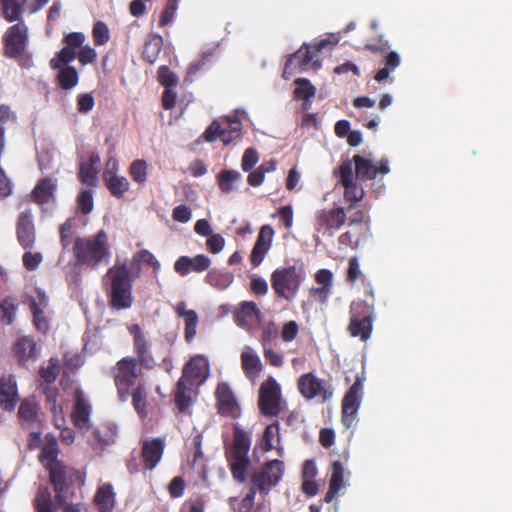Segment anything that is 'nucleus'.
<instances>
[{"label":"nucleus","mask_w":512,"mask_h":512,"mask_svg":"<svg viewBox=\"0 0 512 512\" xmlns=\"http://www.w3.org/2000/svg\"><path fill=\"white\" fill-rule=\"evenodd\" d=\"M139 263H145L154 270L160 269V262L147 249L135 253L132 258L130 269L126 262H118L107 270L103 278V284L107 286L106 294L110 308L115 310H126L132 307L133 281L140 274Z\"/></svg>","instance_id":"obj_1"},{"label":"nucleus","mask_w":512,"mask_h":512,"mask_svg":"<svg viewBox=\"0 0 512 512\" xmlns=\"http://www.w3.org/2000/svg\"><path fill=\"white\" fill-rule=\"evenodd\" d=\"M73 253L77 264L97 269L100 264L110 260L108 236L104 230L88 237H77L74 241Z\"/></svg>","instance_id":"obj_2"},{"label":"nucleus","mask_w":512,"mask_h":512,"mask_svg":"<svg viewBox=\"0 0 512 512\" xmlns=\"http://www.w3.org/2000/svg\"><path fill=\"white\" fill-rule=\"evenodd\" d=\"M339 39L330 35L312 44L304 43L296 52L291 54L285 63L283 77L289 79L297 72L306 71L309 68H319V53L327 46H335Z\"/></svg>","instance_id":"obj_3"},{"label":"nucleus","mask_w":512,"mask_h":512,"mask_svg":"<svg viewBox=\"0 0 512 512\" xmlns=\"http://www.w3.org/2000/svg\"><path fill=\"white\" fill-rule=\"evenodd\" d=\"M233 430V442L225 447V456L233 479L238 483H244L250 466L248 453L251 438L237 425L234 426Z\"/></svg>","instance_id":"obj_4"},{"label":"nucleus","mask_w":512,"mask_h":512,"mask_svg":"<svg viewBox=\"0 0 512 512\" xmlns=\"http://www.w3.org/2000/svg\"><path fill=\"white\" fill-rule=\"evenodd\" d=\"M303 263L276 268L270 277L271 287L277 298L293 301L305 280Z\"/></svg>","instance_id":"obj_5"},{"label":"nucleus","mask_w":512,"mask_h":512,"mask_svg":"<svg viewBox=\"0 0 512 512\" xmlns=\"http://www.w3.org/2000/svg\"><path fill=\"white\" fill-rule=\"evenodd\" d=\"M49 482L55 492V503L63 506L74 496V484L82 486L85 483V473L65 463L56 464L47 470Z\"/></svg>","instance_id":"obj_6"},{"label":"nucleus","mask_w":512,"mask_h":512,"mask_svg":"<svg viewBox=\"0 0 512 512\" xmlns=\"http://www.w3.org/2000/svg\"><path fill=\"white\" fill-rule=\"evenodd\" d=\"M134 356H126L117 361L112 368L114 384L120 401L125 402L130 397V390L136 387L143 376L142 366L136 363Z\"/></svg>","instance_id":"obj_7"},{"label":"nucleus","mask_w":512,"mask_h":512,"mask_svg":"<svg viewBox=\"0 0 512 512\" xmlns=\"http://www.w3.org/2000/svg\"><path fill=\"white\" fill-rule=\"evenodd\" d=\"M374 307L363 300L353 301L350 305V321L347 327L352 337L366 342L372 334Z\"/></svg>","instance_id":"obj_8"},{"label":"nucleus","mask_w":512,"mask_h":512,"mask_svg":"<svg viewBox=\"0 0 512 512\" xmlns=\"http://www.w3.org/2000/svg\"><path fill=\"white\" fill-rule=\"evenodd\" d=\"M283 474V461L278 459L268 461L258 469L253 470L249 491H254L255 494L259 492L261 495L266 496L280 482Z\"/></svg>","instance_id":"obj_9"},{"label":"nucleus","mask_w":512,"mask_h":512,"mask_svg":"<svg viewBox=\"0 0 512 512\" xmlns=\"http://www.w3.org/2000/svg\"><path fill=\"white\" fill-rule=\"evenodd\" d=\"M282 390L275 378L269 376L259 388L258 408L266 417H277L282 411Z\"/></svg>","instance_id":"obj_10"},{"label":"nucleus","mask_w":512,"mask_h":512,"mask_svg":"<svg viewBox=\"0 0 512 512\" xmlns=\"http://www.w3.org/2000/svg\"><path fill=\"white\" fill-rule=\"evenodd\" d=\"M297 388L305 399L312 400L319 398L322 403L329 401L334 393L330 382L318 378L312 372L305 373L298 378Z\"/></svg>","instance_id":"obj_11"},{"label":"nucleus","mask_w":512,"mask_h":512,"mask_svg":"<svg viewBox=\"0 0 512 512\" xmlns=\"http://www.w3.org/2000/svg\"><path fill=\"white\" fill-rule=\"evenodd\" d=\"M345 209L341 206L324 208L316 213L314 229L318 234L333 237L346 222Z\"/></svg>","instance_id":"obj_12"},{"label":"nucleus","mask_w":512,"mask_h":512,"mask_svg":"<svg viewBox=\"0 0 512 512\" xmlns=\"http://www.w3.org/2000/svg\"><path fill=\"white\" fill-rule=\"evenodd\" d=\"M363 397V379L357 375L355 382L345 393L341 404V421L346 428H350L357 419Z\"/></svg>","instance_id":"obj_13"},{"label":"nucleus","mask_w":512,"mask_h":512,"mask_svg":"<svg viewBox=\"0 0 512 512\" xmlns=\"http://www.w3.org/2000/svg\"><path fill=\"white\" fill-rule=\"evenodd\" d=\"M28 42V28L24 23L9 27L3 37L4 55L11 59L21 58Z\"/></svg>","instance_id":"obj_14"},{"label":"nucleus","mask_w":512,"mask_h":512,"mask_svg":"<svg viewBox=\"0 0 512 512\" xmlns=\"http://www.w3.org/2000/svg\"><path fill=\"white\" fill-rule=\"evenodd\" d=\"M334 173L338 175L339 181L344 187V198L349 202V208L354 207L357 202L363 199L365 191L354 178L352 162L343 161Z\"/></svg>","instance_id":"obj_15"},{"label":"nucleus","mask_w":512,"mask_h":512,"mask_svg":"<svg viewBox=\"0 0 512 512\" xmlns=\"http://www.w3.org/2000/svg\"><path fill=\"white\" fill-rule=\"evenodd\" d=\"M129 332L133 337V350L135 353L136 363L146 370H152L156 366V361L151 351V345L148 342L144 332L139 324H133L129 328Z\"/></svg>","instance_id":"obj_16"},{"label":"nucleus","mask_w":512,"mask_h":512,"mask_svg":"<svg viewBox=\"0 0 512 512\" xmlns=\"http://www.w3.org/2000/svg\"><path fill=\"white\" fill-rule=\"evenodd\" d=\"M118 169V160L115 157H109L103 172V182L110 194L120 199L129 190L130 183L126 177L117 175Z\"/></svg>","instance_id":"obj_17"},{"label":"nucleus","mask_w":512,"mask_h":512,"mask_svg":"<svg viewBox=\"0 0 512 512\" xmlns=\"http://www.w3.org/2000/svg\"><path fill=\"white\" fill-rule=\"evenodd\" d=\"M216 406L221 416L237 419L241 415L240 405L230 385L221 382L215 390Z\"/></svg>","instance_id":"obj_18"},{"label":"nucleus","mask_w":512,"mask_h":512,"mask_svg":"<svg viewBox=\"0 0 512 512\" xmlns=\"http://www.w3.org/2000/svg\"><path fill=\"white\" fill-rule=\"evenodd\" d=\"M355 166L356 179L361 181L373 180L378 174L386 175L390 172L388 159H381L375 165L370 159L361 155H354L350 160Z\"/></svg>","instance_id":"obj_19"},{"label":"nucleus","mask_w":512,"mask_h":512,"mask_svg":"<svg viewBox=\"0 0 512 512\" xmlns=\"http://www.w3.org/2000/svg\"><path fill=\"white\" fill-rule=\"evenodd\" d=\"M91 405L81 388L74 392V406L71 413V419L78 429L88 430L90 428Z\"/></svg>","instance_id":"obj_20"},{"label":"nucleus","mask_w":512,"mask_h":512,"mask_svg":"<svg viewBox=\"0 0 512 512\" xmlns=\"http://www.w3.org/2000/svg\"><path fill=\"white\" fill-rule=\"evenodd\" d=\"M16 234L19 244L25 250L31 249L36 240L35 225L32 219V211L30 208L19 214Z\"/></svg>","instance_id":"obj_21"},{"label":"nucleus","mask_w":512,"mask_h":512,"mask_svg":"<svg viewBox=\"0 0 512 512\" xmlns=\"http://www.w3.org/2000/svg\"><path fill=\"white\" fill-rule=\"evenodd\" d=\"M237 326L250 330L262 320V313L258 305L253 301H242L239 303L234 315Z\"/></svg>","instance_id":"obj_22"},{"label":"nucleus","mask_w":512,"mask_h":512,"mask_svg":"<svg viewBox=\"0 0 512 512\" xmlns=\"http://www.w3.org/2000/svg\"><path fill=\"white\" fill-rule=\"evenodd\" d=\"M165 449V440L154 438L143 440L141 447V460L146 470H153L162 459Z\"/></svg>","instance_id":"obj_23"},{"label":"nucleus","mask_w":512,"mask_h":512,"mask_svg":"<svg viewBox=\"0 0 512 512\" xmlns=\"http://www.w3.org/2000/svg\"><path fill=\"white\" fill-rule=\"evenodd\" d=\"M273 236L274 230L270 225H264L260 228L250 254V261L253 267H258L264 260L267 252L271 248Z\"/></svg>","instance_id":"obj_24"},{"label":"nucleus","mask_w":512,"mask_h":512,"mask_svg":"<svg viewBox=\"0 0 512 512\" xmlns=\"http://www.w3.org/2000/svg\"><path fill=\"white\" fill-rule=\"evenodd\" d=\"M211 260L204 254H198L195 257L181 256L174 263V270L181 276H186L191 272L201 273L209 269Z\"/></svg>","instance_id":"obj_25"},{"label":"nucleus","mask_w":512,"mask_h":512,"mask_svg":"<svg viewBox=\"0 0 512 512\" xmlns=\"http://www.w3.org/2000/svg\"><path fill=\"white\" fill-rule=\"evenodd\" d=\"M18 401V388L13 375L0 378V407L4 411L12 412Z\"/></svg>","instance_id":"obj_26"},{"label":"nucleus","mask_w":512,"mask_h":512,"mask_svg":"<svg viewBox=\"0 0 512 512\" xmlns=\"http://www.w3.org/2000/svg\"><path fill=\"white\" fill-rule=\"evenodd\" d=\"M208 373V364L206 360L201 357L191 358L183 367L182 376L179 380L185 383H191L194 386L195 382L199 379L203 381Z\"/></svg>","instance_id":"obj_27"},{"label":"nucleus","mask_w":512,"mask_h":512,"mask_svg":"<svg viewBox=\"0 0 512 512\" xmlns=\"http://www.w3.org/2000/svg\"><path fill=\"white\" fill-rule=\"evenodd\" d=\"M12 350L21 365L29 360H36L38 357L37 343L31 336L18 338L13 344Z\"/></svg>","instance_id":"obj_28"},{"label":"nucleus","mask_w":512,"mask_h":512,"mask_svg":"<svg viewBox=\"0 0 512 512\" xmlns=\"http://www.w3.org/2000/svg\"><path fill=\"white\" fill-rule=\"evenodd\" d=\"M59 453L60 449L57 439L55 436L47 434L45 437V443L38 456L39 462L46 470L51 467H55L56 464H62L64 462L58 459Z\"/></svg>","instance_id":"obj_29"},{"label":"nucleus","mask_w":512,"mask_h":512,"mask_svg":"<svg viewBox=\"0 0 512 512\" xmlns=\"http://www.w3.org/2000/svg\"><path fill=\"white\" fill-rule=\"evenodd\" d=\"M178 317L183 318L185 321V333L184 337L186 342L190 343L196 336V328L199 322L198 315L194 310H187L186 303L180 301L174 308Z\"/></svg>","instance_id":"obj_30"},{"label":"nucleus","mask_w":512,"mask_h":512,"mask_svg":"<svg viewBox=\"0 0 512 512\" xmlns=\"http://www.w3.org/2000/svg\"><path fill=\"white\" fill-rule=\"evenodd\" d=\"M241 367L245 376L252 382L263 370L260 357L250 348L241 353Z\"/></svg>","instance_id":"obj_31"},{"label":"nucleus","mask_w":512,"mask_h":512,"mask_svg":"<svg viewBox=\"0 0 512 512\" xmlns=\"http://www.w3.org/2000/svg\"><path fill=\"white\" fill-rule=\"evenodd\" d=\"M56 182L49 177L40 179L31 192V200L38 205L49 202L56 191Z\"/></svg>","instance_id":"obj_32"},{"label":"nucleus","mask_w":512,"mask_h":512,"mask_svg":"<svg viewBox=\"0 0 512 512\" xmlns=\"http://www.w3.org/2000/svg\"><path fill=\"white\" fill-rule=\"evenodd\" d=\"M39 406L34 398H24L17 416L22 427H31L38 421Z\"/></svg>","instance_id":"obj_33"},{"label":"nucleus","mask_w":512,"mask_h":512,"mask_svg":"<svg viewBox=\"0 0 512 512\" xmlns=\"http://www.w3.org/2000/svg\"><path fill=\"white\" fill-rule=\"evenodd\" d=\"M350 230L342 233L338 242L342 246L350 247L352 249H357L360 243L366 239L367 234L369 232V225H361V226H349Z\"/></svg>","instance_id":"obj_34"},{"label":"nucleus","mask_w":512,"mask_h":512,"mask_svg":"<svg viewBox=\"0 0 512 512\" xmlns=\"http://www.w3.org/2000/svg\"><path fill=\"white\" fill-rule=\"evenodd\" d=\"M162 47V36L156 33H150L144 42L142 51L143 59L150 64L155 63L159 57Z\"/></svg>","instance_id":"obj_35"},{"label":"nucleus","mask_w":512,"mask_h":512,"mask_svg":"<svg viewBox=\"0 0 512 512\" xmlns=\"http://www.w3.org/2000/svg\"><path fill=\"white\" fill-rule=\"evenodd\" d=\"M130 396L132 398V405L137 414L142 418H146L148 415L147 410V390L144 383L139 382L133 391L130 390Z\"/></svg>","instance_id":"obj_36"},{"label":"nucleus","mask_w":512,"mask_h":512,"mask_svg":"<svg viewBox=\"0 0 512 512\" xmlns=\"http://www.w3.org/2000/svg\"><path fill=\"white\" fill-rule=\"evenodd\" d=\"M192 388L193 385L191 383H185L181 380H178L176 384L175 404L181 413L185 412L192 404L190 396Z\"/></svg>","instance_id":"obj_37"},{"label":"nucleus","mask_w":512,"mask_h":512,"mask_svg":"<svg viewBox=\"0 0 512 512\" xmlns=\"http://www.w3.org/2000/svg\"><path fill=\"white\" fill-rule=\"evenodd\" d=\"M57 70L56 81L63 90H71L78 84L79 74L73 66H65Z\"/></svg>","instance_id":"obj_38"},{"label":"nucleus","mask_w":512,"mask_h":512,"mask_svg":"<svg viewBox=\"0 0 512 512\" xmlns=\"http://www.w3.org/2000/svg\"><path fill=\"white\" fill-rule=\"evenodd\" d=\"M383 63L384 67L379 69L374 76V79L379 83L388 79L390 73L400 65L401 59L397 52L390 51L384 57Z\"/></svg>","instance_id":"obj_39"},{"label":"nucleus","mask_w":512,"mask_h":512,"mask_svg":"<svg viewBox=\"0 0 512 512\" xmlns=\"http://www.w3.org/2000/svg\"><path fill=\"white\" fill-rule=\"evenodd\" d=\"M36 512H56V508L52 502L51 492L48 487L41 486L33 500Z\"/></svg>","instance_id":"obj_40"},{"label":"nucleus","mask_w":512,"mask_h":512,"mask_svg":"<svg viewBox=\"0 0 512 512\" xmlns=\"http://www.w3.org/2000/svg\"><path fill=\"white\" fill-rule=\"evenodd\" d=\"M242 175L237 170H222L217 175V183L219 186V189L225 193L229 194L234 190V185L239 180H241Z\"/></svg>","instance_id":"obj_41"},{"label":"nucleus","mask_w":512,"mask_h":512,"mask_svg":"<svg viewBox=\"0 0 512 512\" xmlns=\"http://www.w3.org/2000/svg\"><path fill=\"white\" fill-rule=\"evenodd\" d=\"M95 502L100 512H111L114 506L112 487L110 485L99 487L95 495Z\"/></svg>","instance_id":"obj_42"},{"label":"nucleus","mask_w":512,"mask_h":512,"mask_svg":"<svg viewBox=\"0 0 512 512\" xmlns=\"http://www.w3.org/2000/svg\"><path fill=\"white\" fill-rule=\"evenodd\" d=\"M233 274L212 269L205 277V281L211 286L223 290L226 289L233 281Z\"/></svg>","instance_id":"obj_43"},{"label":"nucleus","mask_w":512,"mask_h":512,"mask_svg":"<svg viewBox=\"0 0 512 512\" xmlns=\"http://www.w3.org/2000/svg\"><path fill=\"white\" fill-rule=\"evenodd\" d=\"M93 434L101 445H111L116 440L117 427L114 424H103L97 427Z\"/></svg>","instance_id":"obj_44"},{"label":"nucleus","mask_w":512,"mask_h":512,"mask_svg":"<svg viewBox=\"0 0 512 512\" xmlns=\"http://www.w3.org/2000/svg\"><path fill=\"white\" fill-rule=\"evenodd\" d=\"M296 88L294 97L297 100H311L316 94V88L306 78H298L295 80Z\"/></svg>","instance_id":"obj_45"},{"label":"nucleus","mask_w":512,"mask_h":512,"mask_svg":"<svg viewBox=\"0 0 512 512\" xmlns=\"http://www.w3.org/2000/svg\"><path fill=\"white\" fill-rule=\"evenodd\" d=\"M26 0H1L3 14L7 21L19 20L22 13V5Z\"/></svg>","instance_id":"obj_46"},{"label":"nucleus","mask_w":512,"mask_h":512,"mask_svg":"<svg viewBox=\"0 0 512 512\" xmlns=\"http://www.w3.org/2000/svg\"><path fill=\"white\" fill-rule=\"evenodd\" d=\"M315 280L318 284L322 285V287L315 288L313 291L316 293L324 294L325 298H327L331 291L333 282L332 272L328 269H320L315 274Z\"/></svg>","instance_id":"obj_47"},{"label":"nucleus","mask_w":512,"mask_h":512,"mask_svg":"<svg viewBox=\"0 0 512 512\" xmlns=\"http://www.w3.org/2000/svg\"><path fill=\"white\" fill-rule=\"evenodd\" d=\"M77 57L76 51L71 49L70 47L64 46L56 55V57L50 60V67L52 69H58L61 67L69 66L68 64L72 62Z\"/></svg>","instance_id":"obj_48"},{"label":"nucleus","mask_w":512,"mask_h":512,"mask_svg":"<svg viewBox=\"0 0 512 512\" xmlns=\"http://www.w3.org/2000/svg\"><path fill=\"white\" fill-rule=\"evenodd\" d=\"M16 310L17 304L14 298L6 297L3 299L0 302L1 322L5 325L12 324L15 318Z\"/></svg>","instance_id":"obj_49"},{"label":"nucleus","mask_w":512,"mask_h":512,"mask_svg":"<svg viewBox=\"0 0 512 512\" xmlns=\"http://www.w3.org/2000/svg\"><path fill=\"white\" fill-rule=\"evenodd\" d=\"M129 174L134 182L143 184L147 180V163L145 160L137 159L134 160L129 167Z\"/></svg>","instance_id":"obj_50"},{"label":"nucleus","mask_w":512,"mask_h":512,"mask_svg":"<svg viewBox=\"0 0 512 512\" xmlns=\"http://www.w3.org/2000/svg\"><path fill=\"white\" fill-rule=\"evenodd\" d=\"M157 79L158 82L165 88H174L178 83V77L166 65H162L158 68Z\"/></svg>","instance_id":"obj_51"},{"label":"nucleus","mask_w":512,"mask_h":512,"mask_svg":"<svg viewBox=\"0 0 512 512\" xmlns=\"http://www.w3.org/2000/svg\"><path fill=\"white\" fill-rule=\"evenodd\" d=\"M92 36L96 46L106 44L110 39L108 26L102 21H97L93 26Z\"/></svg>","instance_id":"obj_52"},{"label":"nucleus","mask_w":512,"mask_h":512,"mask_svg":"<svg viewBox=\"0 0 512 512\" xmlns=\"http://www.w3.org/2000/svg\"><path fill=\"white\" fill-rule=\"evenodd\" d=\"M97 174H98L97 168L88 166L84 163L80 164L78 177H79V180L83 184H86V185H89L92 187L96 186L97 185Z\"/></svg>","instance_id":"obj_53"},{"label":"nucleus","mask_w":512,"mask_h":512,"mask_svg":"<svg viewBox=\"0 0 512 512\" xmlns=\"http://www.w3.org/2000/svg\"><path fill=\"white\" fill-rule=\"evenodd\" d=\"M77 206L82 214L91 213L94 207L93 192L91 190H81L77 196Z\"/></svg>","instance_id":"obj_54"},{"label":"nucleus","mask_w":512,"mask_h":512,"mask_svg":"<svg viewBox=\"0 0 512 512\" xmlns=\"http://www.w3.org/2000/svg\"><path fill=\"white\" fill-rule=\"evenodd\" d=\"M30 309L33 314V323L35 328L42 333H46L49 330V322L44 314V310L36 306V304L30 305Z\"/></svg>","instance_id":"obj_55"},{"label":"nucleus","mask_w":512,"mask_h":512,"mask_svg":"<svg viewBox=\"0 0 512 512\" xmlns=\"http://www.w3.org/2000/svg\"><path fill=\"white\" fill-rule=\"evenodd\" d=\"M40 375L46 383H53L59 375V361L51 358L46 368H41Z\"/></svg>","instance_id":"obj_56"},{"label":"nucleus","mask_w":512,"mask_h":512,"mask_svg":"<svg viewBox=\"0 0 512 512\" xmlns=\"http://www.w3.org/2000/svg\"><path fill=\"white\" fill-rule=\"evenodd\" d=\"M329 486L341 490L344 486V468L340 461L332 463V475Z\"/></svg>","instance_id":"obj_57"},{"label":"nucleus","mask_w":512,"mask_h":512,"mask_svg":"<svg viewBox=\"0 0 512 512\" xmlns=\"http://www.w3.org/2000/svg\"><path fill=\"white\" fill-rule=\"evenodd\" d=\"M259 160L258 152L254 148H248L244 151L241 160V168L245 172L251 171Z\"/></svg>","instance_id":"obj_58"},{"label":"nucleus","mask_w":512,"mask_h":512,"mask_svg":"<svg viewBox=\"0 0 512 512\" xmlns=\"http://www.w3.org/2000/svg\"><path fill=\"white\" fill-rule=\"evenodd\" d=\"M362 276L360 265L357 257H351L348 261V269L346 273V281L349 284H354Z\"/></svg>","instance_id":"obj_59"},{"label":"nucleus","mask_w":512,"mask_h":512,"mask_svg":"<svg viewBox=\"0 0 512 512\" xmlns=\"http://www.w3.org/2000/svg\"><path fill=\"white\" fill-rule=\"evenodd\" d=\"M43 260V256L40 252L27 251L22 257L23 266L28 271H34L40 265Z\"/></svg>","instance_id":"obj_60"},{"label":"nucleus","mask_w":512,"mask_h":512,"mask_svg":"<svg viewBox=\"0 0 512 512\" xmlns=\"http://www.w3.org/2000/svg\"><path fill=\"white\" fill-rule=\"evenodd\" d=\"M177 9V1L176 0H168L164 10L162 11L159 18V26L164 27L169 24L174 16Z\"/></svg>","instance_id":"obj_61"},{"label":"nucleus","mask_w":512,"mask_h":512,"mask_svg":"<svg viewBox=\"0 0 512 512\" xmlns=\"http://www.w3.org/2000/svg\"><path fill=\"white\" fill-rule=\"evenodd\" d=\"M222 123L218 120L212 121V123L206 128L202 134V138L209 143H213L220 139Z\"/></svg>","instance_id":"obj_62"},{"label":"nucleus","mask_w":512,"mask_h":512,"mask_svg":"<svg viewBox=\"0 0 512 512\" xmlns=\"http://www.w3.org/2000/svg\"><path fill=\"white\" fill-rule=\"evenodd\" d=\"M278 435H279L278 424H271V425H268L265 428L264 435H263V441H264L263 448H264V450L269 451V450L273 449V447H274V444H273L274 438L276 436L278 437Z\"/></svg>","instance_id":"obj_63"},{"label":"nucleus","mask_w":512,"mask_h":512,"mask_svg":"<svg viewBox=\"0 0 512 512\" xmlns=\"http://www.w3.org/2000/svg\"><path fill=\"white\" fill-rule=\"evenodd\" d=\"M205 500L202 497H197L193 500L186 501L182 507L181 512H204Z\"/></svg>","instance_id":"obj_64"}]
</instances>
